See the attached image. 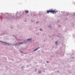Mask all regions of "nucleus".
I'll use <instances>...</instances> for the list:
<instances>
[{
  "label": "nucleus",
  "mask_w": 75,
  "mask_h": 75,
  "mask_svg": "<svg viewBox=\"0 0 75 75\" xmlns=\"http://www.w3.org/2000/svg\"><path fill=\"white\" fill-rule=\"evenodd\" d=\"M58 11H56L55 10H54V11H52V10H50L49 11H47V13H49L50 12L52 13H57Z\"/></svg>",
  "instance_id": "1"
},
{
  "label": "nucleus",
  "mask_w": 75,
  "mask_h": 75,
  "mask_svg": "<svg viewBox=\"0 0 75 75\" xmlns=\"http://www.w3.org/2000/svg\"><path fill=\"white\" fill-rule=\"evenodd\" d=\"M40 48V47H38L37 49H35L34 50V51H37L38 50V49Z\"/></svg>",
  "instance_id": "2"
},
{
  "label": "nucleus",
  "mask_w": 75,
  "mask_h": 75,
  "mask_svg": "<svg viewBox=\"0 0 75 75\" xmlns=\"http://www.w3.org/2000/svg\"><path fill=\"white\" fill-rule=\"evenodd\" d=\"M25 12L26 13H28V10L25 11Z\"/></svg>",
  "instance_id": "3"
},
{
  "label": "nucleus",
  "mask_w": 75,
  "mask_h": 75,
  "mask_svg": "<svg viewBox=\"0 0 75 75\" xmlns=\"http://www.w3.org/2000/svg\"><path fill=\"white\" fill-rule=\"evenodd\" d=\"M40 31H42V29L41 28H40Z\"/></svg>",
  "instance_id": "4"
},
{
  "label": "nucleus",
  "mask_w": 75,
  "mask_h": 75,
  "mask_svg": "<svg viewBox=\"0 0 75 75\" xmlns=\"http://www.w3.org/2000/svg\"><path fill=\"white\" fill-rule=\"evenodd\" d=\"M31 40V38L30 39H28V40Z\"/></svg>",
  "instance_id": "5"
},
{
  "label": "nucleus",
  "mask_w": 75,
  "mask_h": 75,
  "mask_svg": "<svg viewBox=\"0 0 75 75\" xmlns=\"http://www.w3.org/2000/svg\"><path fill=\"white\" fill-rule=\"evenodd\" d=\"M46 62H47V63H48V61H46Z\"/></svg>",
  "instance_id": "6"
},
{
  "label": "nucleus",
  "mask_w": 75,
  "mask_h": 75,
  "mask_svg": "<svg viewBox=\"0 0 75 75\" xmlns=\"http://www.w3.org/2000/svg\"><path fill=\"white\" fill-rule=\"evenodd\" d=\"M38 23V22H36V23Z\"/></svg>",
  "instance_id": "7"
},
{
  "label": "nucleus",
  "mask_w": 75,
  "mask_h": 75,
  "mask_svg": "<svg viewBox=\"0 0 75 75\" xmlns=\"http://www.w3.org/2000/svg\"><path fill=\"white\" fill-rule=\"evenodd\" d=\"M39 73H41V71H40V72L39 71Z\"/></svg>",
  "instance_id": "8"
},
{
  "label": "nucleus",
  "mask_w": 75,
  "mask_h": 75,
  "mask_svg": "<svg viewBox=\"0 0 75 75\" xmlns=\"http://www.w3.org/2000/svg\"><path fill=\"white\" fill-rule=\"evenodd\" d=\"M57 42H55V43H56Z\"/></svg>",
  "instance_id": "9"
},
{
  "label": "nucleus",
  "mask_w": 75,
  "mask_h": 75,
  "mask_svg": "<svg viewBox=\"0 0 75 75\" xmlns=\"http://www.w3.org/2000/svg\"><path fill=\"white\" fill-rule=\"evenodd\" d=\"M23 43L21 44H22Z\"/></svg>",
  "instance_id": "10"
}]
</instances>
